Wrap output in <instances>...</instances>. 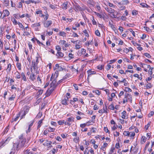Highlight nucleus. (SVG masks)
I'll return each instance as SVG.
<instances>
[{"label":"nucleus","mask_w":154,"mask_h":154,"mask_svg":"<svg viewBox=\"0 0 154 154\" xmlns=\"http://www.w3.org/2000/svg\"><path fill=\"white\" fill-rule=\"evenodd\" d=\"M151 124V122H150L148 123L145 126V128L146 130H147L149 127L150 126Z\"/></svg>","instance_id":"a18cd8bd"},{"label":"nucleus","mask_w":154,"mask_h":154,"mask_svg":"<svg viewBox=\"0 0 154 154\" xmlns=\"http://www.w3.org/2000/svg\"><path fill=\"white\" fill-rule=\"evenodd\" d=\"M19 114H20V119H22L24 118L25 117V116L26 114L23 112L21 110L20 111V112L18 113Z\"/></svg>","instance_id":"2eb2a0df"},{"label":"nucleus","mask_w":154,"mask_h":154,"mask_svg":"<svg viewBox=\"0 0 154 154\" xmlns=\"http://www.w3.org/2000/svg\"><path fill=\"white\" fill-rule=\"evenodd\" d=\"M15 95H11V97L9 98V100H13L15 98Z\"/></svg>","instance_id":"4d7b16f0"},{"label":"nucleus","mask_w":154,"mask_h":154,"mask_svg":"<svg viewBox=\"0 0 154 154\" xmlns=\"http://www.w3.org/2000/svg\"><path fill=\"white\" fill-rule=\"evenodd\" d=\"M94 13L97 16V17H98L99 18H102L103 19H104L105 15H103V16H102L101 14L97 12H94Z\"/></svg>","instance_id":"a211bd4d"},{"label":"nucleus","mask_w":154,"mask_h":154,"mask_svg":"<svg viewBox=\"0 0 154 154\" xmlns=\"http://www.w3.org/2000/svg\"><path fill=\"white\" fill-rule=\"evenodd\" d=\"M56 6L57 5H54L52 4H50L49 5V7L52 9L54 10L56 8H57Z\"/></svg>","instance_id":"37998d69"},{"label":"nucleus","mask_w":154,"mask_h":154,"mask_svg":"<svg viewBox=\"0 0 154 154\" xmlns=\"http://www.w3.org/2000/svg\"><path fill=\"white\" fill-rule=\"evenodd\" d=\"M74 118L73 117L68 118L67 119V121L69 122H72L74 121Z\"/></svg>","instance_id":"c85d7f7f"},{"label":"nucleus","mask_w":154,"mask_h":154,"mask_svg":"<svg viewBox=\"0 0 154 154\" xmlns=\"http://www.w3.org/2000/svg\"><path fill=\"white\" fill-rule=\"evenodd\" d=\"M20 116V114H19L18 113L17 114L16 118L14 119V121H16Z\"/></svg>","instance_id":"69168bd1"},{"label":"nucleus","mask_w":154,"mask_h":154,"mask_svg":"<svg viewBox=\"0 0 154 154\" xmlns=\"http://www.w3.org/2000/svg\"><path fill=\"white\" fill-rule=\"evenodd\" d=\"M88 146H87L84 152V154H89V152L88 151Z\"/></svg>","instance_id":"338daca9"},{"label":"nucleus","mask_w":154,"mask_h":154,"mask_svg":"<svg viewBox=\"0 0 154 154\" xmlns=\"http://www.w3.org/2000/svg\"><path fill=\"white\" fill-rule=\"evenodd\" d=\"M144 28L145 29V30L147 32H151L152 30L150 29L149 28L147 27H144Z\"/></svg>","instance_id":"603ef678"},{"label":"nucleus","mask_w":154,"mask_h":154,"mask_svg":"<svg viewBox=\"0 0 154 154\" xmlns=\"http://www.w3.org/2000/svg\"><path fill=\"white\" fill-rule=\"evenodd\" d=\"M128 98L125 95V96L123 100V103H125L127 102L128 101Z\"/></svg>","instance_id":"8fccbe9b"},{"label":"nucleus","mask_w":154,"mask_h":154,"mask_svg":"<svg viewBox=\"0 0 154 154\" xmlns=\"http://www.w3.org/2000/svg\"><path fill=\"white\" fill-rule=\"evenodd\" d=\"M47 129H48V132H54L55 130V128H52L51 127H49Z\"/></svg>","instance_id":"c756f323"},{"label":"nucleus","mask_w":154,"mask_h":154,"mask_svg":"<svg viewBox=\"0 0 154 154\" xmlns=\"http://www.w3.org/2000/svg\"><path fill=\"white\" fill-rule=\"evenodd\" d=\"M117 82H118L119 83H124V85L125 86H127L128 85V82L125 79H124L122 81L117 80Z\"/></svg>","instance_id":"ddd939ff"},{"label":"nucleus","mask_w":154,"mask_h":154,"mask_svg":"<svg viewBox=\"0 0 154 154\" xmlns=\"http://www.w3.org/2000/svg\"><path fill=\"white\" fill-rule=\"evenodd\" d=\"M154 114V112L153 111H151L148 115V116L149 117H150L151 116L153 115Z\"/></svg>","instance_id":"680f3d73"},{"label":"nucleus","mask_w":154,"mask_h":154,"mask_svg":"<svg viewBox=\"0 0 154 154\" xmlns=\"http://www.w3.org/2000/svg\"><path fill=\"white\" fill-rule=\"evenodd\" d=\"M40 26V22H39L38 23H34L32 24V27H37L38 26Z\"/></svg>","instance_id":"72a5a7b5"},{"label":"nucleus","mask_w":154,"mask_h":154,"mask_svg":"<svg viewBox=\"0 0 154 154\" xmlns=\"http://www.w3.org/2000/svg\"><path fill=\"white\" fill-rule=\"evenodd\" d=\"M46 143L44 144V145H45L48 146L51 144L52 142L51 141H48L47 140H46Z\"/></svg>","instance_id":"473e14b6"},{"label":"nucleus","mask_w":154,"mask_h":154,"mask_svg":"<svg viewBox=\"0 0 154 154\" xmlns=\"http://www.w3.org/2000/svg\"><path fill=\"white\" fill-rule=\"evenodd\" d=\"M11 21H12L14 24L15 25H16L18 24V23L17 22L16 20L14 18L11 19Z\"/></svg>","instance_id":"4c0bfd02"},{"label":"nucleus","mask_w":154,"mask_h":154,"mask_svg":"<svg viewBox=\"0 0 154 154\" xmlns=\"http://www.w3.org/2000/svg\"><path fill=\"white\" fill-rule=\"evenodd\" d=\"M140 5L143 7L146 8H148L149 7H150L149 6L146 4L144 3H140Z\"/></svg>","instance_id":"a878e982"},{"label":"nucleus","mask_w":154,"mask_h":154,"mask_svg":"<svg viewBox=\"0 0 154 154\" xmlns=\"http://www.w3.org/2000/svg\"><path fill=\"white\" fill-rule=\"evenodd\" d=\"M30 79L33 81H34L35 79V75L34 74L32 73L30 76Z\"/></svg>","instance_id":"cd10ccee"},{"label":"nucleus","mask_w":154,"mask_h":154,"mask_svg":"<svg viewBox=\"0 0 154 154\" xmlns=\"http://www.w3.org/2000/svg\"><path fill=\"white\" fill-rule=\"evenodd\" d=\"M63 99L61 101V103L63 105H66L68 104V102L69 101V98L70 97H66L65 96H64Z\"/></svg>","instance_id":"6e6552de"},{"label":"nucleus","mask_w":154,"mask_h":154,"mask_svg":"<svg viewBox=\"0 0 154 154\" xmlns=\"http://www.w3.org/2000/svg\"><path fill=\"white\" fill-rule=\"evenodd\" d=\"M103 66H103V65L98 66H97V69L99 70H101L103 69Z\"/></svg>","instance_id":"13d9d810"},{"label":"nucleus","mask_w":154,"mask_h":154,"mask_svg":"<svg viewBox=\"0 0 154 154\" xmlns=\"http://www.w3.org/2000/svg\"><path fill=\"white\" fill-rule=\"evenodd\" d=\"M42 10H37L35 11V14H39L40 15L41 14H42Z\"/></svg>","instance_id":"f704fd0d"},{"label":"nucleus","mask_w":154,"mask_h":154,"mask_svg":"<svg viewBox=\"0 0 154 154\" xmlns=\"http://www.w3.org/2000/svg\"><path fill=\"white\" fill-rule=\"evenodd\" d=\"M66 77H64L63 79L60 80L58 82H57L56 79H54L52 81V82L50 84V87H57L58 86L59 84L63 82V81L65 79L68 77V75H66Z\"/></svg>","instance_id":"f03ea898"},{"label":"nucleus","mask_w":154,"mask_h":154,"mask_svg":"<svg viewBox=\"0 0 154 154\" xmlns=\"http://www.w3.org/2000/svg\"><path fill=\"white\" fill-rule=\"evenodd\" d=\"M45 15L42 14H41L40 15H39V16L41 17H44V21L46 20L48 18L49 15L48 14L47 11L45 13Z\"/></svg>","instance_id":"1a4fd4ad"},{"label":"nucleus","mask_w":154,"mask_h":154,"mask_svg":"<svg viewBox=\"0 0 154 154\" xmlns=\"http://www.w3.org/2000/svg\"><path fill=\"white\" fill-rule=\"evenodd\" d=\"M74 10L76 12H78L79 11L82 10V8L77 3H76L74 5Z\"/></svg>","instance_id":"423d86ee"},{"label":"nucleus","mask_w":154,"mask_h":154,"mask_svg":"<svg viewBox=\"0 0 154 154\" xmlns=\"http://www.w3.org/2000/svg\"><path fill=\"white\" fill-rule=\"evenodd\" d=\"M66 34V33L64 32H59V35H60L63 36H65Z\"/></svg>","instance_id":"a19ab883"},{"label":"nucleus","mask_w":154,"mask_h":154,"mask_svg":"<svg viewBox=\"0 0 154 154\" xmlns=\"http://www.w3.org/2000/svg\"><path fill=\"white\" fill-rule=\"evenodd\" d=\"M83 32L84 33L85 36L87 37H89V35L88 34V32L86 29H85L83 31Z\"/></svg>","instance_id":"c03bdc74"},{"label":"nucleus","mask_w":154,"mask_h":154,"mask_svg":"<svg viewBox=\"0 0 154 154\" xmlns=\"http://www.w3.org/2000/svg\"><path fill=\"white\" fill-rule=\"evenodd\" d=\"M11 63L9 64L8 65L7 69L9 72L11 71Z\"/></svg>","instance_id":"49530a36"},{"label":"nucleus","mask_w":154,"mask_h":154,"mask_svg":"<svg viewBox=\"0 0 154 154\" xmlns=\"http://www.w3.org/2000/svg\"><path fill=\"white\" fill-rule=\"evenodd\" d=\"M105 9L110 14H114L115 11V10L112 9L110 8H106Z\"/></svg>","instance_id":"9d476101"},{"label":"nucleus","mask_w":154,"mask_h":154,"mask_svg":"<svg viewBox=\"0 0 154 154\" xmlns=\"http://www.w3.org/2000/svg\"><path fill=\"white\" fill-rule=\"evenodd\" d=\"M17 66L19 70H21V65L20 63H17Z\"/></svg>","instance_id":"5fc2aeb1"},{"label":"nucleus","mask_w":154,"mask_h":154,"mask_svg":"<svg viewBox=\"0 0 154 154\" xmlns=\"http://www.w3.org/2000/svg\"><path fill=\"white\" fill-rule=\"evenodd\" d=\"M66 77H64L63 79L60 80L58 82H57L56 79H54L52 81V82L50 84V87H57L58 86L59 84L63 82V81L65 79L68 77V75H66Z\"/></svg>","instance_id":"7ed1b4c3"},{"label":"nucleus","mask_w":154,"mask_h":154,"mask_svg":"<svg viewBox=\"0 0 154 154\" xmlns=\"http://www.w3.org/2000/svg\"><path fill=\"white\" fill-rule=\"evenodd\" d=\"M108 108L111 110H114L115 109V107L113 104L112 103L109 106Z\"/></svg>","instance_id":"c9c22d12"},{"label":"nucleus","mask_w":154,"mask_h":154,"mask_svg":"<svg viewBox=\"0 0 154 154\" xmlns=\"http://www.w3.org/2000/svg\"><path fill=\"white\" fill-rule=\"evenodd\" d=\"M43 91L42 90L40 89L38 91L37 93V94L38 95H40L42 94L43 93Z\"/></svg>","instance_id":"09e8293b"},{"label":"nucleus","mask_w":154,"mask_h":154,"mask_svg":"<svg viewBox=\"0 0 154 154\" xmlns=\"http://www.w3.org/2000/svg\"><path fill=\"white\" fill-rule=\"evenodd\" d=\"M109 24L110 26L113 30H115V29H116V27L110 21L109 22Z\"/></svg>","instance_id":"2f4dec72"},{"label":"nucleus","mask_w":154,"mask_h":154,"mask_svg":"<svg viewBox=\"0 0 154 154\" xmlns=\"http://www.w3.org/2000/svg\"><path fill=\"white\" fill-rule=\"evenodd\" d=\"M93 92L95 93L98 95H99L100 94V92L98 90H95L93 91Z\"/></svg>","instance_id":"ea45409f"},{"label":"nucleus","mask_w":154,"mask_h":154,"mask_svg":"<svg viewBox=\"0 0 154 154\" xmlns=\"http://www.w3.org/2000/svg\"><path fill=\"white\" fill-rule=\"evenodd\" d=\"M51 20H46L43 22L44 26L45 27L48 28L52 24Z\"/></svg>","instance_id":"20e7f679"},{"label":"nucleus","mask_w":154,"mask_h":154,"mask_svg":"<svg viewBox=\"0 0 154 154\" xmlns=\"http://www.w3.org/2000/svg\"><path fill=\"white\" fill-rule=\"evenodd\" d=\"M58 123L59 125H63L64 124V120H60L58 121Z\"/></svg>","instance_id":"e2e57ef3"},{"label":"nucleus","mask_w":154,"mask_h":154,"mask_svg":"<svg viewBox=\"0 0 154 154\" xmlns=\"http://www.w3.org/2000/svg\"><path fill=\"white\" fill-rule=\"evenodd\" d=\"M56 56L58 57H63L64 54L63 53L60 51L57 52Z\"/></svg>","instance_id":"412c9836"},{"label":"nucleus","mask_w":154,"mask_h":154,"mask_svg":"<svg viewBox=\"0 0 154 154\" xmlns=\"http://www.w3.org/2000/svg\"><path fill=\"white\" fill-rule=\"evenodd\" d=\"M68 3V2H64L61 5V8L63 10H66L67 9Z\"/></svg>","instance_id":"f8f14e48"},{"label":"nucleus","mask_w":154,"mask_h":154,"mask_svg":"<svg viewBox=\"0 0 154 154\" xmlns=\"http://www.w3.org/2000/svg\"><path fill=\"white\" fill-rule=\"evenodd\" d=\"M54 90V88L53 87L52 88H49L48 89L47 91L45 93V98L46 97H48L49 96Z\"/></svg>","instance_id":"39448f33"},{"label":"nucleus","mask_w":154,"mask_h":154,"mask_svg":"<svg viewBox=\"0 0 154 154\" xmlns=\"http://www.w3.org/2000/svg\"><path fill=\"white\" fill-rule=\"evenodd\" d=\"M124 90L126 92H131V90L129 87H125Z\"/></svg>","instance_id":"e433bc0d"},{"label":"nucleus","mask_w":154,"mask_h":154,"mask_svg":"<svg viewBox=\"0 0 154 154\" xmlns=\"http://www.w3.org/2000/svg\"><path fill=\"white\" fill-rule=\"evenodd\" d=\"M30 151V149H27L26 150L24 151V154H28V153Z\"/></svg>","instance_id":"774afa93"},{"label":"nucleus","mask_w":154,"mask_h":154,"mask_svg":"<svg viewBox=\"0 0 154 154\" xmlns=\"http://www.w3.org/2000/svg\"><path fill=\"white\" fill-rule=\"evenodd\" d=\"M37 65L35 62V60H32V63L31 65V66L34 69H35V67L37 66Z\"/></svg>","instance_id":"bb28decb"},{"label":"nucleus","mask_w":154,"mask_h":154,"mask_svg":"<svg viewBox=\"0 0 154 154\" xmlns=\"http://www.w3.org/2000/svg\"><path fill=\"white\" fill-rule=\"evenodd\" d=\"M33 15V13H32L31 14H25L26 16V17L28 18H29L32 17V16Z\"/></svg>","instance_id":"864d4df0"},{"label":"nucleus","mask_w":154,"mask_h":154,"mask_svg":"<svg viewBox=\"0 0 154 154\" xmlns=\"http://www.w3.org/2000/svg\"><path fill=\"white\" fill-rule=\"evenodd\" d=\"M19 139L20 140L18 143H14V147L16 146L17 150H18L22 147H26L28 146L27 143H26V139L23 137V134H21L19 136Z\"/></svg>","instance_id":"f257e3e1"},{"label":"nucleus","mask_w":154,"mask_h":154,"mask_svg":"<svg viewBox=\"0 0 154 154\" xmlns=\"http://www.w3.org/2000/svg\"><path fill=\"white\" fill-rule=\"evenodd\" d=\"M87 3L90 6H94V5L95 2L93 0H88Z\"/></svg>","instance_id":"dca6fc26"},{"label":"nucleus","mask_w":154,"mask_h":154,"mask_svg":"<svg viewBox=\"0 0 154 154\" xmlns=\"http://www.w3.org/2000/svg\"><path fill=\"white\" fill-rule=\"evenodd\" d=\"M125 95L127 97L128 99L130 100V102L132 103V97L131 95L128 93H125Z\"/></svg>","instance_id":"f3484780"},{"label":"nucleus","mask_w":154,"mask_h":154,"mask_svg":"<svg viewBox=\"0 0 154 154\" xmlns=\"http://www.w3.org/2000/svg\"><path fill=\"white\" fill-rule=\"evenodd\" d=\"M42 112H39L37 115L36 118L37 119H39L41 118V116H42Z\"/></svg>","instance_id":"79ce46f5"},{"label":"nucleus","mask_w":154,"mask_h":154,"mask_svg":"<svg viewBox=\"0 0 154 154\" xmlns=\"http://www.w3.org/2000/svg\"><path fill=\"white\" fill-rule=\"evenodd\" d=\"M56 49L57 51V52H59L61 50V48L60 46L57 45L56 47Z\"/></svg>","instance_id":"6e6d98bb"},{"label":"nucleus","mask_w":154,"mask_h":154,"mask_svg":"<svg viewBox=\"0 0 154 154\" xmlns=\"http://www.w3.org/2000/svg\"><path fill=\"white\" fill-rule=\"evenodd\" d=\"M21 76L22 79L24 81H26L27 79L24 73L23 72H22L21 74Z\"/></svg>","instance_id":"5701e85b"},{"label":"nucleus","mask_w":154,"mask_h":154,"mask_svg":"<svg viewBox=\"0 0 154 154\" xmlns=\"http://www.w3.org/2000/svg\"><path fill=\"white\" fill-rule=\"evenodd\" d=\"M73 140L76 143H78L79 141V137L77 136L75 137L74 138Z\"/></svg>","instance_id":"b1692460"},{"label":"nucleus","mask_w":154,"mask_h":154,"mask_svg":"<svg viewBox=\"0 0 154 154\" xmlns=\"http://www.w3.org/2000/svg\"><path fill=\"white\" fill-rule=\"evenodd\" d=\"M15 77L17 79H20V78L21 75H20L19 73L17 71L14 73Z\"/></svg>","instance_id":"aec40b11"},{"label":"nucleus","mask_w":154,"mask_h":154,"mask_svg":"<svg viewBox=\"0 0 154 154\" xmlns=\"http://www.w3.org/2000/svg\"><path fill=\"white\" fill-rule=\"evenodd\" d=\"M122 117L123 119H127L128 118V116L127 115L126 112L125 111H124L121 113Z\"/></svg>","instance_id":"4468645a"},{"label":"nucleus","mask_w":154,"mask_h":154,"mask_svg":"<svg viewBox=\"0 0 154 154\" xmlns=\"http://www.w3.org/2000/svg\"><path fill=\"white\" fill-rule=\"evenodd\" d=\"M107 146V143H104L103 145L101 146V149L103 151H105L106 149L105 147Z\"/></svg>","instance_id":"4be33fe9"},{"label":"nucleus","mask_w":154,"mask_h":154,"mask_svg":"<svg viewBox=\"0 0 154 154\" xmlns=\"http://www.w3.org/2000/svg\"><path fill=\"white\" fill-rule=\"evenodd\" d=\"M29 107L28 106H24L21 109V111L24 112L26 114L28 112L29 109Z\"/></svg>","instance_id":"0eeeda50"},{"label":"nucleus","mask_w":154,"mask_h":154,"mask_svg":"<svg viewBox=\"0 0 154 154\" xmlns=\"http://www.w3.org/2000/svg\"><path fill=\"white\" fill-rule=\"evenodd\" d=\"M9 2V0H4V2H3L4 4L6 6H8V5Z\"/></svg>","instance_id":"58836bf2"},{"label":"nucleus","mask_w":154,"mask_h":154,"mask_svg":"<svg viewBox=\"0 0 154 154\" xmlns=\"http://www.w3.org/2000/svg\"><path fill=\"white\" fill-rule=\"evenodd\" d=\"M129 3L128 0H122V4L123 5H127Z\"/></svg>","instance_id":"7c9ffc66"},{"label":"nucleus","mask_w":154,"mask_h":154,"mask_svg":"<svg viewBox=\"0 0 154 154\" xmlns=\"http://www.w3.org/2000/svg\"><path fill=\"white\" fill-rule=\"evenodd\" d=\"M30 3H34L35 4H37L39 3L40 2V1L38 0L37 1H35L34 0H30Z\"/></svg>","instance_id":"bf43d9fd"},{"label":"nucleus","mask_w":154,"mask_h":154,"mask_svg":"<svg viewBox=\"0 0 154 154\" xmlns=\"http://www.w3.org/2000/svg\"><path fill=\"white\" fill-rule=\"evenodd\" d=\"M19 25V26L21 28L23 29L24 30H25V28L23 25V24L20 22H19L18 24Z\"/></svg>","instance_id":"0e129e2a"},{"label":"nucleus","mask_w":154,"mask_h":154,"mask_svg":"<svg viewBox=\"0 0 154 154\" xmlns=\"http://www.w3.org/2000/svg\"><path fill=\"white\" fill-rule=\"evenodd\" d=\"M96 8H97V11H98L99 12H102V11L101 9V8L100 6H99V5L97 6Z\"/></svg>","instance_id":"de8ad7c7"},{"label":"nucleus","mask_w":154,"mask_h":154,"mask_svg":"<svg viewBox=\"0 0 154 154\" xmlns=\"http://www.w3.org/2000/svg\"><path fill=\"white\" fill-rule=\"evenodd\" d=\"M95 34L97 36H100V33L98 30H97L95 32Z\"/></svg>","instance_id":"052dcab7"},{"label":"nucleus","mask_w":154,"mask_h":154,"mask_svg":"<svg viewBox=\"0 0 154 154\" xmlns=\"http://www.w3.org/2000/svg\"><path fill=\"white\" fill-rule=\"evenodd\" d=\"M3 13V14H5L7 16H8L10 14L9 11L7 10H4Z\"/></svg>","instance_id":"393cba45"},{"label":"nucleus","mask_w":154,"mask_h":154,"mask_svg":"<svg viewBox=\"0 0 154 154\" xmlns=\"http://www.w3.org/2000/svg\"><path fill=\"white\" fill-rule=\"evenodd\" d=\"M146 138L145 136H142L141 140V143L143 144L146 142Z\"/></svg>","instance_id":"6ab92c4d"},{"label":"nucleus","mask_w":154,"mask_h":154,"mask_svg":"<svg viewBox=\"0 0 154 154\" xmlns=\"http://www.w3.org/2000/svg\"><path fill=\"white\" fill-rule=\"evenodd\" d=\"M96 72L94 71H92L91 69H89L87 71L88 74V78L91 76V75L95 74H96Z\"/></svg>","instance_id":"9b49d317"},{"label":"nucleus","mask_w":154,"mask_h":154,"mask_svg":"<svg viewBox=\"0 0 154 154\" xmlns=\"http://www.w3.org/2000/svg\"><path fill=\"white\" fill-rule=\"evenodd\" d=\"M123 134L125 136H129L130 135V132L128 131H125L123 133Z\"/></svg>","instance_id":"3c124183"}]
</instances>
